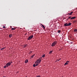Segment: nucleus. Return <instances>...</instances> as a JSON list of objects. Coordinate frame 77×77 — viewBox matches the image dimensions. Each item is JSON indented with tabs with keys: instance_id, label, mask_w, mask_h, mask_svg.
I'll return each mask as SVG.
<instances>
[{
	"instance_id": "nucleus-1",
	"label": "nucleus",
	"mask_w": 77,
	"mask_h": 77,
	"mask_svg": "<svg viewBox=\"0 0 77 77\" xmlns=\"http://www.w3.org/2000/svg\"><path fill=\"white\" fill-rule=\"evenodd\" d=\"M41 60H42V57H41L36 60V63H39L41 61Z\"/></svg>"
},
{
	"instance_id": "nucleus-2",
	"label": "nucleus",
	"mask_w": 77,
	"mask_h": 77,
	"mask_svg": "<svg viewBox=\"0 0 77 77\" xmlns=\"http://www.w3.org/2000/svg\"><path fill=\"white\" fill-rule=\"evenodd\" d=\"M57 43V41H55L53 43H52L51 45L52 47H54V46H55L56 45Z\"/></svg>"
},
{
	"instance_id": "nucleus-3",
	"label": "nucleus",
	"mask_w": 77,
	"mask_h": 77,
	"mask_svg": "<svg viewBox=\"0 0 77 77\" xmlns=\"http://www.w3.org/2000/svg\"><path fill=\"white\" fill-rule=\"evenodd\" d=\"M33 35H32L31 36H29L28 38V40H30L31 39H32L33 38Z\"/></svg>"
},
{
	"instance_id": "nucleus-4",
	"label": "nucleus",
	"mask_w": 77,
	"mask_h": 77,
	"mask_svg": "<svg viewBox=\"0 0 77 77\" xmlns=\"http://www.w3.org/2000/svg\"><path fill=\"white\" fill-rule=\"evenodd\" d=\"M11 65V63H8L6 64V66L7 67H8V66H10V65Z\"/></svg>"
},
{
	"instance_id": "nucleus-5",
	"label": "nucleus",
	"mask_w": 77,
	"mask_h": 77,
	"mask_svg": "<svg viewBox=\"0 0 77 77\" xmlns=\"http://www.w3.org/2000/svg\"><path fill=\"white\" fill-rule=\"evenodd\" d=\"M39 64V63H37L35 65V64H34L33 65V67H35V66H37Z\"/></svg>"
},
{
	"instance_id": "nucleus-6",
	"label": "nucleus",
	"mask_w": 77,
	"mask_h": 77,
	"mask_svg": "<svg viewBox=\"0 0 77 77\" xmlns=\"http://www.w3.org/2000/svg\"><path fill=\"white\" fill-rule=\"evenodd\" d=\"M73 13V12H71L70 13H68L67 14V15H72Z\"/></svg>"
},
{
	"instance_id": "nucleus-7",
	"label": "nucleus",
	"mask_w": 77,
	"mask_h": 77,
	"mask_svg": "<svg viewBox=\"0 0 77 77\" xmlns=\"http://www.w3.org/2000/svg\"><path fill=\"white\" fill-rule=\"evenodd\" d=\"M75 18H76V17H71L70 18V20H73V19H75Z\"/></svg>"
},
{
	"instance_id": "nucleus-8",
	"label": "nucleus",
	"mask_w": 77,
	"mask_h": 77,
	"mask_svg": "<svg viewBox=\"0 0 77 77\" xmlns=\"http://www.w3.org/2000/svg\"><path fill=\"white\" fill-rule=\"evenodd\" d=\"M27 47V44H26V45H25L23 46V48H26V47Z\"/></svg>"
},
{
	"instance_id": "nucleus-9",
	"label": "nucleus",
	"mask_w": 77,
	"mask_h": 77,
	"mask_svg": "<svg viewBox=\"0 0 77 77\" xmlns=\"http://www.w3.org/2000/svg\"><path fill=\"white\" fill-rule=\"evenodd\" d=\"M68 62H69V61H67L65 63L64 65L65 66L66 65H68Z\"/></svg>"
},
{
	"instance_id": "nucleus-10",
	"label": "nucleus",
	"mask_w": 77,
	"mask_h": 77,
	"mask_svg": "<svg viewBox=\"0 0 77 77\" xmlns=\"http://www.w3.org/2000/svg\"><path fill=\"white\" fill-rule=\"evenodd\" d=\"M64 26H68V23H64Z\"/></svg>"
},
{
	"instance_id": "nucleus-11",
	"label": "nucleus",
	"mask_w": 77,
	"mask_h": 77,
	"mask_svg": "<svg viewBox=\"0 0 77 77\" xmlns=\"http://www.w3.org/2000/svg\"><path fill=\"white\" fill-rule=\"evenodd\" d=\"M35 55V54H34L32 55L31 57H30V59H32L33 57H34V56Z\"/></svg>"
},
{
	"instance_id": "nucleus-12",
	"label": "nucleus",
	"mask_w": 77,
	"mask_h": 77,
	"mask_svg": "<svg viewBox=\"0 0 77 77\" xmlns=\"http://www.w3.org/2000/svg\"><path fill=\"white\" fill-rule=\"evenodd\" d=\"M28 62H29L28 60H26L25 61V62L26 63H27Z\"/></svg>"
},
{
	"instance_id": "nucleus-13",
	"label": "nucleus",
	"mask_w": 77,
	"mask_h": 77,
	"mask_svg": "<svg viewBox=\"0 0 77 77\" xmlns=\"http://www.w3.org/2000/svg\"><path fill=\"white\" fill-rule=\"evenodd\" d=\"M71 23H69L68 24V26H71Z\"/></svg>"
},
{
	"instance_id": "nucleus-14",
	"label": "nucleus",
	"mask_w": 77,
	"mask_h": 77,
	"mask_svg": "<svg viewBox=\"0 0 77 77\" xmlns=\"http://www.w3.org/2000/svg\"><path fill=\"white\" fill-rule=\"evenodd\" d=\"M52 52H53V51H50L49 53V54H51V53H52Z\"/></svg>"
},
{
	"instance_id": "nucleus-15",
	"label": "nucleus",
	"mask_w": 77,
	"mask_h": 77,
	"mask_svg": "<svg viewBox=\"0 0 77 77\" xmlns=\"http://www.w3.org/2000/svg\"><path fill=\"white\" fill-rule=\"evenodd\" d=\"M16 29L15 28H11L12 30H15Z\"/></svg>"
},
{
	"instance_id": "nucleus-16",
	"label": "nucleus",
	"mask_w": 77,
	"mask_h": 77,
	"mask_svg": "<svg viewBox=\"0 0 77 77\" xmlns=\"http://www.w3.org/2000/svg\"><path fill=\"white\" fill-rule=\"evenodd\" d=\"M12 35L10 34V35H9V37L10 38H11V37H12Z\"/></svg>"
},
{
	"instance_id": "nucleus-17",
	"label": "nucleus",
	"mask_w": 77,
	"mask_h": 77,
	"mask_svg": "<svg viewBox=\"0 0 77 77\" xmlns=\"http://www.w3.org/2000/svg\"><path fill=\"white\" fill-rule=\"evenodd\" d=\"M42 26L43 27L44 29H45V26H44V25H42Z\"/></svg>"
},
{
	"instance_id": "nucleus-18",
	"label": "nucleus",
	"mask_w": 77,
	"mask_h": 77,
	"mask_svg": "<svg viewBox=\"0 0 77 77\" xmlns=\"http://www.w3.org/2000/svg\"><path fill=\"white\" fill-rule=\"evenodd\" d=\"M74 32H77V29H74Z\"/></svg>"
},
{
	"instance_id": "nucleus-19",
	"label": "nucleus",
	"mask_w": 77,
	"mask_h": 77,
	"mask_svg": "<svg viewBox=\"0 0 77 77\" xmlns=\"http://www.w3.org/2000/svg\"><path fill=\"white\" fill-rule=\"evenodd\" d=\"M5 48H3L1 49L0 50H4V49H5Z\"/></svg>"
},
{
	"instance_id": "nucleus-20",
	"label": "nucleus",
	"mask_w": 77,
	"mask_h": 77,
	"mask_svg": "<svg viewBox=\"0 0 77 77\" xmlns=\"http://www.w3.org/2000/svg\"><path fill=\"white\" fill-rule=\"evenodd\" d=\"M71 16H69L68 17L69 19L70 20L71 19Z\"/></svg>"
},
{
	"instance_id": "nucleus-21",
	"label": "nucleus",
	"mask_w": 77,
	"mask_h": 77,
	"mask_svg": "<svg viewBox=\"0 0 77 77\" xmlns=\"http://www.w3.org/2000/svg\"><path fill=\"white\" fill-rule=\"evenodd\" d=\"M45 54H44L42 56V57H45Z\"/></svg>"
},
{
	"instance_id": "nucleus-22",
	"label": "nucleus",
	"mask_w": 77,
	"mask_h": 77,
	"mask_svg": "<svg viewBox=\"0 0 77 77\" xmlns=\"http://www.w3.org/2000/svg\"><path fill=\"white\" fill-rule=\"evenodd\" d=\"M73 23H77V21L76 20H74L73 21Z\"/></svg>"
},
{
	"instance_id": "nucleus-23",
	"label": "nucleus",
	"mask_w": 77,
	"mask_h": 77,
	"mask_svg": "<svg viewBox=\"0 0 77 77\" xmlns=\"http://www.w3.org/2000/svg\"><path fill=\"white\" fill-rule=\"evenodd\" d=\"M58 33H60V31L59 30H58Z\"/></svg>"
},
{
	"instance_id": "nucleus-24",
	"label": "nucleus",
	"mask_w": 77,
	"mask_h": 77,
	"mask_svg": "<svg viewBox=\"0 0 77 77\" xmlns=\"http://www.w3.org/2000/svg\"><path fill=\"white\" fill-rule=\"evenodd\" d=\"M36 77H41V76L40 75H39L37 76Z\"/></svg>"
},
{
	"instance_id": "nucleus-25",
	"label": "nucleus",
	"mask_w": 77,
	"mask_h": 77,
	"mask_svg": "<svg viewBox=\"0 0 77 77\" xmlns=\"http://www.w3.org/2000/svg\"><path fill=\"white\" fill-rule=\"evenodd\" d=\"M6 66H4V68H6Z\"/></svg>"
},
{
	"instance_id": "nucleus-26",
	"label": "nucleus",
	"mask_w": 77,
	"mask_h": 77,
	"mask_svg": "<svg viewBox=\"0 0 77 77\" xmlns=\"http://www.w3.org/2000/svg\"><path fill=\"white\" fill-rule=\"evenodd\" d=\"M9 63H12V61H11V62H9Z\"/></svg>"
},
{
	"instance_id": "nucleus-27",
	"label": "nucleus",
	"mask_w": 77,
	"mask_h": 77,
	"mask_svg": "<svg viewBox=\"0 0 77 77\" xmlns=\"http://www.w3.org/2000/svg\"><path fill=\"white\" fill-rule=\"evenodd\" d=\"M3 28H5V26H3Z\"/></svg>"
},
{
	"instance_id": "nucleus-28",
	"label": "nucleus",
	"mask_w": 77,
	"mask_h": 77,
	"mask_svg": "<svg viewBox=\"0 0 77 77\" xmlns=\"http://www.w3.org/2000/svg\"><path fill=\"white\" fill-rule=\"evenodd\" d=\"M32 53V52L30 51V53L31 54V53Z\"/></svg>"
},
{
	"instance_id": "nucleus-29",
	"label": "nucleus",
	"mask_w": 77,
	"mask_h": 77,
	"mask_svg": "<svg viewBox=\"0 0 77 77\" xmlns=\"http://www.w3.org/2000/svg\"><path fill=\"white\" fill-rule=\"evenodd\" d=\"M40 24L42 26V24L41 23Z\"/></svg>"
},
{
	"instance_id": "nucleus-30",
	"label": "nucleus",
	"mask_w": 77,
	"mask_h": 77,
	"mask_svg": "<svg viewBox=\"0 0 77 77\" xmlns=\"http://www.w3.org/2000/svg\"><path fill=\"white\" fill-rule=\"evenodd\" d=\"M10 27H11V28H12V26H10Z\"/></svg>"
},
{
	"instance_id": "nucleus-31",
	"label": "nucleus",
	"mask_w": 77,
	"mask_h": 77,
	"mask_svg": "<svg viewBox=\"0 0 77 77\" xmlns=\"http://www.w3.org/2000/svg\"><path fill=\"white\" fill-rule=\"evenodd\" d=\"M68 19H69V18H68V19H67V20H68Z\"/></svg>"
},
{
	"instance_id": "nucleus-32",
	"label": "nucleus",
	"mask_w": 77,
	"mask_h": 77,
	"mask_svg": "<svg viewBox=\"0 0 77 77\" xmlns=\"http://www.w3.org/2000/svg\"><path fill=\"white\" fill-rule=\"evenodd\" d=\"M58 61H59V60H58Z\"/></svg>"
},
{
	"instance_id": "nucleus-33",
	"label": "nucleus",
	"mask_w": 77,
	"mask_h": 77,
	"mask_svg": "<svg viewBox=\"0 0 77 77\" xmlns=\"http://www.w3.org/2000/svg\"><path fill=\"white\" fill-rule=\"evenodd\" d=\"M2 77H6V76H3Z\"/></svg>"
},
{
	"instance_id": "nucleus-34",
	"label": "nucleus",
	"mask_w": 77,
	"mask_h": 77,
	"mask_svg": "<svg viewBox=\"0 0 77 77\" xmlns=\"http://www.w3.org/2000/svg\"><path fill=\"white\" fill-rule=\"evenodd\" d=\"M25 35H26V34H25Z\"/></svg>"
},
{
	"instance_id": "nucleus-35",
	"label": "nucleus",
	"mask_w": 77,
	"mask_h": 77,
	"mask_svg": "<svg viewBox=\"0 0 77 77\" xmlns=\"http://www.w3.org/2000/svg\"><path fill=\"white\" fill-rule=\"evenodd\" d=\"M35 63H36V62Z\"/></svg>"
}]
</instances>
